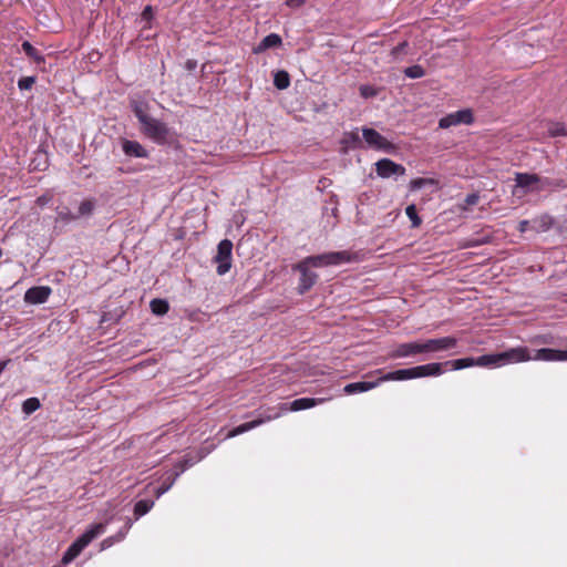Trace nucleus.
I'll use <instances>...</instances> for the list:
<instances>
[{"label": "nucleus", "instance_id": "obj_17", "mask_svg": "<svg viewBox=\"0 0 567 567\" xmlns=\"http://www.w3.org/2000/svg\"><path fill=\"white\" fill-rule=\"evenodd\" d=\"M380 378L377 381H359L349 383L343 388L346 394H355L370 391L380 384Z\"/></svg>", "mask_w": 567, "mask_h": 567}, {"label": "nucleus", "instance_id": "obj_36", "mask_svg": "<svg viewBox=\"0 0 567 567\" xmlns=\"http://www.w3.org/2000/svg\"><path fill=\"white\" fill-rule=\"evenodd\" d=\"M408 48H409V43H408L406 41H403V42L399 43L398 45H395V47L391 50V55H392L394 59H398V58H400L401 55L406 54Z\"/></svg>", "mask_w": 567, "mask_h": 567}, {"label": "nucleus", "instance_id": "obj_20", "mask_svg": "<svg viewBox=\"0 0 567 567\" xmlns=\"http://www.w3.org/2000/svg\"><path fill=\"white\" fill-rule=\"evenodd\" d=\"M133 523L132 520L128 518L124 525V527L122 529H120L115 535L113 536H110V537H106L102 540L101 543V547L102 549H106V548H110L111 546H113L115 543H118L121 540H123L127 534V532L130 530V528L132 527Z\"/></svg>", "mask_w": 567, "mask_h": 567}, {"label": "nucleus", "instance_id": "obj_13", "mask_svg": "<svg viewBox=\"0 0 567 567\" xmlns=\"http://www.w3.org/2000/svg\"><path fill=\"white\" fill-rule=\"evenodd\" d=\"M420 353H424L423 344L420 341L405 342L396 346L390 353L393 359L413 357Z\"/></svg>", "mask_w": 567, "mask_h": 567}, {"label": "nucleus", "instance_id": "obj_41", "mask_svg": "<svg viewBox=\"0 0 567 567\" xmlns=\"http://www.w3.org/2000/svg\"><path fill=\"white\" fill-rule=\"evenodd\" d=\"M141 18L145 22H150L153 19V9L151 6H146L141 13Z\"/></svg>", "mask_w": 567, "mask_h": 567}, {"label": "nucleus", "instance_id": "obj_33", "mask_svg": "<svg viewBox=\"0 0 567 567\" xmlns=\"http://www.w3.org/2000/svg\"><path fill=\"white\" fill-rule=\"evenodd\" d=\"M405 214L410 218L413 228L420 227V225L422 224V219L419 217L414 204H411L405 208Z\"/></svg>", "mask_w": 567, "mask_h": 567}, {"label": "nucleus", "instance_id": "obj_4", "mask_svg": "<svg viewBox=\"0 0 567 567\" xmlns=\"http://www.w3.org/2000/svg\"><path fill=\"white\" fill-rule=\"evenodd\" d=\"M302 260L311 268H322L350 262L353 260V256L347 250H341L308 256Z\"/></svg>", "mask_w": 567, "mask_h": 567}, {"label": "nucleus", "instance_id": "obj_22", "mask_svg": "<svg viewBox=\"0 0 567 567\" xmlns=\"http://www.w3.org/2000/svg\"><path fill=\"white\" fill-rule=\"evenodd\" d=\"M96 204H97V202H96L95 198L84 199L80 204L78 213H76L79 218H81V217H90L93 214V212H94V209L96 207Z\"/></svg>", "mask_w": 567, "mask_h": 567}, {"label": "nucleus", "instance_id": "obj_2", "mask_svg": "<svg viewBox=\"0 0 567 567\" xmlns=\"http://www.w3.org/2000/svg\"><path fill=\"white\" fill-rule=\"evenodd\" d=\"M132 111L141 125V132L158 145L171 144L175 134L164 122L152 117L148 114L150 105L145 101H133Z\"/></svg>", "mask_w": 567, "mask_h": 567}, {"label": "nucleus", "instance_id": "obj_45", "mask_svg": "<svg viewBox=\"0 0 567 567\" xmlns=\"http://www.w3.org/2000/svg\"><path fill=\"white\" fill-rule=\"evenodd\" d=\"M527 225H528V221H527V220H522V221L519 223V228H518V229H519V231H525V230H526Z\"/></svg>", "mask_w": 567, "mask_h": 567}, {"label": "nucleus", "instance_id": "obj_43", "mask_svg": "<svg viewBox=\"0 0 567 567\" xmlns=\"http://www.w3.org/2000/svg\"><path fill=\"white\" fill-rule=\"evenodd\" d=\"M60 217L62 220L64 221H71V220H75L79 218L78 214H72L71 212H68V213H61L60 214Z\"/></svg>", "mask_w": 567, "mask_h": 567}, {"label": "nucleus", "instance_id": "obj_29", "mask_svg": "<svg viewBox=\"0 0 567 567\" xmlns=\"http://www.w3.org/2000/svg\"><path fill=\"white\" fill-rule=\"evenodd\" d=\"M274 85L278 90H285L290 85V76L286 71H278L274 76Z\"/></svg>", "mask_w": 567, "mask_h": 567}, {"label": "nucleus", "instance_id": "obj_23", "mask_svg": "<svg viewBox=\"0 0 567 567\" xmlns=\"http://www.w3.org/2000/svg\"><path fill=\"white\" fill-rule=\"evenodd\" d=\"M444 367H450L451 370H462L465 368L474 367V358H461L449 360L444 362Z\"/></svg>", "mask_w": 567, "mask_h": 567}, {"label": "nucleus", "instance_id": "obj_25", "mask_svg": "<svg viewBox=\"0 0 567 567\" xmlns=\"http://www.w3.org/2000/svg\"><path fill=\"white\" fill-rule=\"evenodd\" d=\"M281 38L276 33H270L266 35L261 42L259 43V50H267L270 48H277L281 44Z\"/></svg>", "mask_w": 567, "mask_h": 567}, {"label": "nucleus", "instance_id": "obj_42", "mask_svg": "<svg viewBox=\"0 0 567 567\" xmlns=\"http://www.w3.org/2000/svg\"><path fill=\"white\" fill-rule=\"evenodd\" d=\"M306 1L307 0H286L285 3L289 8L297 9V8H300L301 6H303Z\"/></svg>", "mask_w": 567, "mask_h": 567}, {"label": "nucleus", "instance_id": "obj_38", "mask_svg": "<svg viewBox=\"0 0 567 567\" xmlns=\"http://www.w3.org/2000/svg\"><path fill=\"white\" fill-rule=\"evenodd\" d=\"M34 82L35 79L33 76H24L18 81V87L20 90H30L32 89Z\"/></svg>", "mask_w": 567, "mask_h": 567}, {"label": "nucleus", "instance_id": "obj_12", "mask_svg": "<svg viewBox=\"0 0 567 567\" xmlns=\"http://www.w3.org/2000/svg\"><path fill=\"white\" fill-rule=\"evenodd\" d=\"M424 353L445 351L455 348L457 340L454 337L429 339L422 342Z\"/></svg>", "mask_w": 567, "mask_h": 567}, {"label": "nucleus", "instance_id": "obj_1", "mask_svg": "<svg viewBox=\"0 0 567 567\" xmlns=\"http://www.w3.org/2000/svg\"><path fill=\"white\" fill-rule=\"evenodd\" d=\"M529 360L567 361V350L542 348L534 350L532 353L527 347H516L503 352L489 353L474 358V365L484 368L503 367Z\"/></svg>", "mask_w": 567, "mask_h": 567}, {"label": "nucleus", "instance_id": "obj_7", "mask_svg": "<svg viewBox=\"0 0 567 567\" xmlns=\"http://www.w3.org/2000/svg\"><path fill=\"white\" fill-rule=\"evenodd\" d=\"M474 122V115L471 109H463L456 112L450 113L444 117L440 118L439 127L449 128L460 124L470 125Z\"/></svg>", "mask_w": 567, "mask_h": 567}, {"label": "nucleus", "instance_id": "obj_27", "mask_svg": "<svg viewBox=\"0 0 567 567\" xmlns=\"http://www.w3.org/2000/svg\"><path fill=\"white\" fill-rule=\"evenodd\" d=\"M205 456V454L200 453L198 455V457H189V456H185L182 461H179L178 463H176L175 465V471L174 472H179V475L182 473H184L188 467L193 466L196 462L200 461L203 457Z\"/></svg>", "mask_w": 567, "mask_h": 567}, {"label": "nucleus", "instance_id": "obj_19", "mask_svg": "<svg viewBox=\"0 0 567 567\" xmlns=\"http://www.w3.org/2000/svg\"><path fill=\"white\" fill-rule=\"evenodd\" d=\"M410 379H415L413 368L400 369V370L388 372L380 377V382L403 381V380H410Z\"/></svg>", "mask_w": 567, "mask_h": 567}, {"label": "nucleus", "instance_id": "obj_5", "mask_svg": "<svg viewBox=\"0 0 567 567\" xmlns=\"http://www.w3.org/2000/svg\"><path fill=\"white\" fill-rule=\"evenodd\" d=\"M310 268L311 267L303 260L292 266V270L300 274L299 284L297 287L299 295H305L307 291H309L316 285L319 278L318 274L311 271Z\"/></svg>", "mask_w": 567, "mask_h": 567}, {"label": "nucleus", "instance_id": "obj_31", "mask_svg": "<svg viewBox=\"0 0 567 567\" xmlns=\"http://www.w3.org/2000/svg\"><path fill=\"white\" fill-rule=\"evenodd\" d=\"M41 406L40 400L38 398H29L22 403V412L27 415L32 414Z\"/></svg>", "mask_w": 567, "mask_h": 567}, {"label": "nucleus", "instance_id": "obj_6", "mask_svg": "<svg viewBox=\"0 0 567 567\" xmlns=\"http://www.w3.org/2000/svg\"><path fill=\"white\" fill-rule=\"evenodd\" d=\"M233 243L229 239H223L217 246V254L214 261L217 264L216 271L219 276L225 275L231 267Z\"/></svg>", "mask_w": 567, "mask_h": 567}, {"label": "nucleus", "instance_id": "obj_15", "mask_svg": "<svg viewBox=\"0 0 567 567\" xmlns=\"http://www.w3.org/2000/svg\"><path fill=\"white\" fill-rule=\"evenodd\" d=\"M121 145H122L123 153L128 157H135V158L148 157V152L137 141L123 138L121 141Z\"/></svg>", "mask_w": 567, "mask_h": 567}, {"label": "nucleus", "instance_id": "obj_39", "mask_svg": "<svg viewBox=\"0 0 567 567\" xmlns=\"http://www.w3.org/2000/svg\"><path fill=\"white\" fill-rule=\"evenodd\" d=\"M480 196L476 193L468 194L464 199V208L467 206H474L478 203Z\"/></svg>", "mask_w": 567, "mask_h": 567}, {"label": "nucleus", "instance_id": "obj_44", "mask_svg": "<svg viewBox=\"0 0 567 567\" xmlns=\"http://www.w3.org/2000/svg\"><path fill=\"white\" fill-rule=\"evenodd\" d=\"M487 241H488V240H471V241L468 243V246H471V247H476V246H480V245L485 244V243H487Z\"/></svg>", "mask_w": 567, "mask_h": 567}, {"label": "nucleus", "instance_id": "obj_16", "mask_svg": "<svg viewBox=\"0 0 567 567\" xmlns=\"http://www.w3.org/2000/svg\"><path fill=\"white\" fill-rule=\"evenodd\" d=\"M443 368H444V362L443 363L433 362V363L413 367L414 377H415V379L424 378V377H437L444 372Z\"/></svg>", "mask_w": 567, "mask_h": 567}, {"label": "nucleus", "instance_id": "obj_37", "mask_svg": "<svg viewBox=\"0 0 567 567\" xmlns=\"http://www.w3.org/2000/svg\"><path fill=\"white\" fill-rule=\"evenodd\" d=\"M360 95L364 99L373 97L378 94V90L371 85H361Z\"/></svg>", "mask_w": 567, "mask_h": 567}, {"label": "nucleus", "instance_id": "obj_3", "mask_svg": "<svg viewBox=\"0 0 567 567\" xmlns=\"http://www.w3.org/2000/svg\"><path fill=\"white\" fill-rule=\"evenodd\" d=\"M516 186L529 189L534 187L535 190H544L547 187H556V188H566L567 183L563 179H550V178H540L537 174H528V173H516L515 174Z\"/></svg>", "mask_w": 567, "mask_h": 567}, {"label": "nucleus", "instance_id": "obj_34", "mask_svg": "<svg viewBox=\"0 0 567 567\" xmlns=\"http://www.w3.org/2000/svg\"><path fill=\"white\" fill-rule=\"evenodd\" d=\"M404 75L410 79H420L425 75V71L421 65L415 64V65H411V66L406 68L404 70Z\"/></svg>", "mask_w": 567, "mask_h": 567}, {"label": "nucleus", "instance_id": "obj_18", "mask_svg": "<svg viewBox=\"0 0 567 567\" xmlns=\"http://www.w3.org/2000/svg\"><path fill=\"white\" fill-rule=\"evenodd\" d=\"M106 524L96 523L91 525L78 539L86 547L92 540L105 532Z\"/></svg>", "mask_w": 567, "mask_h": 567}, {"label": "nucleus", "instance_id": "obj_35", "mask_svg": "<svg viewBox=\"0 0 567 567\" xmlns=\"http://www.w3.org/2000/svg\"><path fill=\"white\" fill-rule=\"evenodd\" d=\"M548 133L553 137L567 135L565 125L560 123L550 124L548 127Z\"/></svg>", "mask_w": 567, "mask_h": 567}, {"label": "nucleus", "instance_id": "obj_14", "mask_svg": "<svg viewBox=\"0 0 567 567\" xmlns=\"http://www.w3.org/2000/svg\"><path fill=\"white\" fill-rule=\"evenodd\" d=\"M51 292L52 289L48 286L31 287L24 293V301L30 305L44 303L49 299Z\"/></svg>", "mask_w": 567, "mask_h": 567}, {"label": "nucleus", "instance_id": "obj_47", "mask_svg": "<svg viewBox=\"0 0 567 567\" xmlns=\"http://www.w3.org/2000/svg\"><path fill=\"white\" fill-rule=\"evenodd\" d=\"M462 3H467L470 0H458Z\"/></svg>", "mask_w": 567, "mask_h": 567}, {"label": "nucleus", "instance_id": "obj_8", "mask_svg": "<svg viewBox=\"0 0 567 567\" xmlns=\"http://www.w3.org/2000/svg\"><path fill=\"white\" fill-rule=\"evenodd\" d=\"M362 136L371 148L384 152H392L394 150L393 144L373 128L363 127Z\"/></svg>", "mask_w": 567, "mask_h": 567}, {"label": "nucleus", "instance_id": "obj_11", "mask_svg": "<svg viewBox=\"0 0 567 567\" xmlns=\"http://www.w3.org/2000/svg\"><path fill=\"white\" fill-rule=\"evenodd\" d=\"M280 416V412H267L260 415V417L255 419L250 422L243 423L236 427H234L228 434L227 437H235L239 434H243L245 432H248L252 429H256L257 426L264 424L265 422L278 419Z\"/></svg>", "mask_w": 567, "mask_h": 567}, {"label": "nucleus", "instance_id": "obj_24", "mask_svg": "<svg viewBox=\"0 0 567 567\" xmlns=\"http://www.w3.org/2000/svg\"><path fill=\"white\" fill-rule=\"evenodd\" d=\"M151 310L156 316H164L169 310V305L165 299H153L150 303Z\"/></svg>", "mask_w": 567, "mask_h": 567}, {"label": "nucleus", "instance_id": "obj_49", "mask_svg": "<svg viewBox=\"0 0 567 567\" xmlns=\"http://www.w3.org/2000/svg\"><path fill=\"white\" fill-rule=\"evenodd\" d=\"M39 202L45 203V199H42V197H39Z\"/></svg>", "mask_w": 567, "mask_h": 567}, {"label": "nucleus", "instance_id": "obj_26", "mask_svg": "<svg viewBox=\"0 0 567 567\" xmlns=\"http://www.w3.org/2000/svg\"><path fill=\"white\" fill-rule=\"evenodd\" d=\"M154 506V502L151 499H141L134 505V515L135 518L138 519L143 515L147 514L152 507Z\"/></svg>", "mask_w": 567, "mask_h": 567}, {"label": "nucleus", "instance_id": "obj_10", "mask_svg": "<svg viewBox=\"0 0 567 567\" xmlns=\"http://www.w3.org/2000/svg\"><path fill=\"white\" fill-rule=\"evenodd\" d=\"M327 401V399L324 398H300V399H296L293 400L289 408L287 406V404H281L278 409H269V412L274 413V412H280V414L282 412H286V411H301V410H307V409H310V408H313L318 404H321V403H324Z\"/></svg>", "mask_w": 567, "mask_h": 567}, {"label": "nucleus", "instance_id": "obj_21", "mask_svg": "<svg viewBox=\"0 0 567 567\" xmlns=\"http://www.w3.org/2000/svg\"><path fill=\"white\" fill-rule=\"evenodd\" d=\"M85 548V546L76 538L65 550L63 554V557L61 559V563L63 565L70 564L72 560H74L81 551Z\"/></svg>", "mask_w": 567, "mask_h": 567}, {"label": "nucleus", "instance_id": "obj_28", "mask_svg": "<svg viewBox=\"0 0 567 567\" xmlns=\"http://www.w3.org/2000/svg\"><path fill=\"white\" fill-rule=\"evenodd\" d=\"M178 476L179 472L168 473L163 484L156 489V496L161 497L163 494H165L173 486Z\"/></svg>", "mask_w": 567, "mask_h": 567}, {"label": "nucleus", "instance_id": "obj_9", "mask_svg": "<svg viewBox=\"0 0 567 567\" xmlns=\"http://www.w3.org/2000/svg\"><path fill=\"white\" fill-rule=\"evenodd\" d=\"M405 167L393 162L390 158H382L375 163V173L381 178H390L392 176H404Z\"/></svg>", "mask_w": 567, "mask_h": 567}, {"label": "nucleus", "instance_id": "obj_40", "mask_svg": "<svg viewBox=\"0 0 567 567\" xmlns=\"http://www.w3.org/2000/svg\"><path fill=\"white\" fill-rule=\"evenodd\" d=\"M343 142L357 145L361 142V140H360L358 133H348V134H346Z\"/></svg>", "mask_w": 567, "mask_h": 567}, {"label": "nucleus", "instance_id": "obj_30", "mask_svg": "<svg viewBox=\"0 0 567 567\" xmlns=\"http://www.w3.org/2000/svg\"><path fill=\"white\" fill-rule=\"evenodd\" d=\"M437 181L434 178H414L410 182V189L411 190H419L425 186L436 185Z\"/></svg>", "mask_w": 567, "mask_h": 567}, {"label": "nucleus", "instance_id": "obj_48", "mask_svg": "<svg viewBox=\"0 0 567 567\" xmlns=\"http://www.w3.org/2000/svg\"><path fill=\"white\" fill-rule=\"evenodd\" d=\"M39 202L45 203V199H42V197H39Z\"/></svg>", "mask_w": 567, "mask_h": 567}, {"label": "nucleus", "instance_id": "obj_32", "mask_svg": "<svg viewBox=\"0 0 567 567\" xmlns=\"http://www.w3.org/2000/svg\"><path fill=\"white\" fill-rule=\"evenodd\" d=\"M22 50L29 58L33 59L35 62H42L44 60L40 52L28 41H24L22 43Z\"/></svg>", "mask_w": 567, "mask_h": 567}, {"label": "nucleus", "instance_id": "obj_46", "mask_svg": "<svg viewBox=\"0 0 567 567\" xmlns=\"http://www.w3.org/2000/svg\"><path fill=\"white\" fill-rule=\"evenodd\" d=\"M195 65H196V63H195L194 61H192V60H188V61L186 62V66H187V69H188V70L194 69V68H195Z\"/></svg>", "mask_w": 567, "mask_h": 567}]
</instances>
